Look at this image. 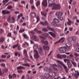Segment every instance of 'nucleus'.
Instances as JSON below:
<instances>
[{
  "mask_svg": "<svg viewBox=\"0 0 79 79\" xmlns=\"http://www.w3.org/2000/svg\"><path fill=\"white\" fill-rule=\"evenodd\" d=\"M11 19V17H9L8 19H7V21L9 22L10 21V19Z\"/></svg>",
  "mask_w": 79,
  "mask_h": 79,
  "instance_id": "58",
  "label": "nucleus"
},
{
  "mask_svg": "<svg viewBox=\"0 0 79 79\" xmlns=\"http://www.w3.org/2000/svg\"><path fill=\"white\" fill-rule=\"evenodd\" d=\"M37 33L38 34H42V32L41 31H38L37 32Z\"/></svg>",
  "mask_w": 79,
  "mask_h": 79,
  "instance_id": "52",
  "label": "nucleus"
},
{
  "mask_svg": "<svg viewBox=\"0 0 79 79\" xmlns=\"http://www.w3.org/2000/svg\"><path fill=\"white\" fill-rule=\"evenodd\" d=\"M52 25H53V26H56V27H57V26H58V25L54 22H52Z\"/></svg>",
  "mask_w": 79,
  "mask_h": 79,
  "instance_id": "23",
  "label": "nucleus"
},
{
  "mask_svg": "<svg viewBox=\"0 0 79 79\" xmlns=\"http://www.w3.org/2000/svg\"><path fill=\"white\" fill-rule=\"evenodd\" d=\"M34 40H35V41L36 42H37V41L39 40V38H37L35 39H34Z\"/></svg>",
  "mask_w": 79,
  "mask_h": 79,
  "instance_id": "55",
  "label": "nucleus"
},
{
  "mask_svg": "<svg viewBox=\"0 0 79 79\" xmlns=\"http://www.w3.org/2000/svg\"><path fill=\"white\" fill-rule=\"evenodd\" d=\"M57 57L58 58L61 59L62 58V55L58 54L57 55Z\"/></svg>",
  "mask_w": 79,
  "mask_h": 79,
  "instance_id": "28",
  "label": "nucleus"
},
{
  "mask_svg": "<svg viewBox=\"0 0 79 79\" xmlns=\"http://www.w3.org/2000/svg\"><path fill=\"white\" fill-rule=\"evenodd\" d=\"M5 60L3 59H0V63H2V62H4Z\"/></svg>",
  "mask_w": 79,
  "mask_h": 79,
  "instance_id": "51",
  "label": "nucleus"
},
{
  "mask_svg": "<svg viewBox=\"0 0 79 79\" xmlns=\"http://www.w3.org/2000/svg\"><path fill=\"white\" fill-rule=\"evenodd\" d=\"M40 23L41 24H42V25H43V26H44V22H40Z\"/></svg>",
  "mask_w": 79,
  "mask_h": 79,
  "instance_id": "63",
  "label": "nucleus"
},
{
  "mask_svg": "<svg viewBox=\"0 0 79 79\" xmlns=\"http://www.w3.org/2000/svg\"><path fill=\"white\" fill-rule=\"evenodd\" d=\"M1 58H6V56L2 54V56H1Z\"/></svg>",
  "mask_w": 79,
  "mask_h": 79,
  "instance_id": "45",
  "label": "nucleus"
},
{
  "mask_svg": "<svg viewBox=\"0 0 79 79\" xmlns=\"http://www.w3.org/2000/svg\"><path fill=\"white\" fill-rule=\"evenodd\" d=\"M19 26L17 25V27L16 28V30H17V31H18L19 30Z\"/></svg>",
  "mask_w": 79,
  "mask_h": 79,
  "instance_id": "56",
  "label": "nucleus"
},
{
  "mask_svg": "<svg viewBox=\"0 0 79 79\" xmlns=\"http://www.w3.org/2000/svg\"><path fill=\"white\" fill-rule=\"evenodd\" d=\"M74 55L75 56H76V57H77V56H79V54L76 52L74 53Z\"/></svg>",
  "mask_w": 79,
  "mask_h": 79,
  "instance_id": "35",
  "label": "nucleus"
},
{
  "mask_svg": "<svg viewBox=\"0 0 79 79\" xmlns=\"http://www.w3.org/2000/svg\"><path fill=\"white\" fill-rule=\"evenodd\" d=\"M66 45L67 47H71V44L70 43H67L66 44Z\"/></svg>",
  "mask_w": 79,
  "mask_h": 79,
  "instance_id": "22",
  "label": "nucleus"
},
{
  "mask_svg": "<svg viewBox=\"0 0 79 79\" xmlns=\"http://www.w3.org/2000/svg\"><path fill=\"white\" fill-rule=\"evenodd\" d=\"M44 24L47 26H48V25H49V23L48 22H44Z\"/></svg>",
  "mask_w": 79,
  "mask_h": 79,
  "instance_id": "49",
  "label": "nucleus"
},
{
  "mask_svg": "<svg viewBox=\"0 0 79 79\" xmlns=\"http://www.w3.org/2000/svg\"><path fill=\"white\" fill-rule=\"evenodd\" d=\"M33 48L34 49H37L38 48V47L37 46V45L36 44H35L33 45Z\"/></svg>",
  "mask_w": 79,
  "mask_h": 79,
  "instance_id": "30",
  "label": "nucleus"
},
{
  "mask_svg": "<svg viewBox=\"0 0 79 79\" xmlns=\"http://www.w3.org/2000/svg\"><path fill=\"white\" fill-rule=\"evenodd\" d=\"M16 69L18 70L24 69H25V68H24V67H23L20 66L17 67Z\"/></svg>",
  "mask_w": 79,
  "mask_h": 79,
  "instance_id": "16",
  "label": "nucleus"
},
{
  "mask_svg": "<svg viewBox=\"0 0 79 79\" xmlns=\"http://www.w3.org/2000/svg\"><path fill=\"white\" fill-rule=\"evenodd\" d=\"M42 31L44 32H47V31H48V29L46 28H44L42 29Z\"/></svg>",
  "mask_w": 79,
  "mask_h": 79,
  "instance_id": "43",
  "label": "nucleus"
},
{
  "mask_svg": "<svg viewBox=\"0 0 79 79\" xmlns=\"http://www.w3.org/2000/svg\"><path fill=\"white\" fill-rule=\"evenodd\" d=\"M7 8L8 10H10L12 8V6L11 5H9L8 6Z\"/></svg>",
  "mask_w": 79,
  "mask_h": 79,
  "instance_id": "39",
  "label": "nucleus"
},
{
  "mask_svg": "<svg viewBox=\"0 0 79 79\" xmlns=\"http://www.w3.org/2000/svg\"><path fill=\"white\" fill-rule=\"evenodd\" d=\"M41 42L43 44L46 45H48V42L47 41H44V40H42L41 41Z\"/></svg>",
  "mask_w": 79,
  "mask_h": 79,
  "instance_id": "9",
  "label": "nucleus"
},
{
  "mask_svg": "<svg viewBox=\"0 0 79 79\" xmlns=\"http://www.w3.org/2000/svg\"><path fill=\"white\" fill-rule=\"evenodd\" d=\"M4 73H3V72L2 73V70L1 69H0V76H1V75H2V74H3Z\"/></svg>",
  "mask_w": 79,
  "mask_h": 79,
  "instance_id": "48",
  "label": "nucleus"
},
{
  "mask_svg": "<svg viewBox=\"0 0 79 79\" xmlns=\"http://www.w3.org/2000/svg\"><path fill=\"white\" fill-rule=\"evenodd\" d=\"M15 14H19V12L18 11H15L14 12Z\"/></svg>",
  "mask_w": 79,
  "mask_h": 79,
  "instance_id": "57",
  "label": "nucleus"
},
{
  "mask_svg": "<svg viewBox=\"0 0 79 79\" xmlns=\"http://www.w3.org/2000/svg\"><path fill=\"white\" fill-rule=\"evenodd\" d=\"M55 14L56 16H62L63 15V13L60 12H56Z\"/></svg>",
  "mask_w": 79,
  "mask_h": 79,
  "instance_id": "10",
  "label": "nucleus"
},
{
  "mask_svg": "<svg viewBox=\"0 0 79 79\" xmlns=\"http://www.w3.org/2000/svg\"><path fill=\"white\" fill-rule=\"evenodd\" d=\"M41 13L42 14V15H43L44 16H45L47 15V13L46 12H44L43 11H41Z\"/></svg>",
  "mask_w": 79,
  "mask_h": 79,
  "instance_id": "27",
  "label": "nucleus"
},
{
  "mask_svg": "<svg viewBox=\"0 0 79 79\" xmlns=\"http://www.w3.org/2000/svg\"><path fill=\"white\" fill-rule=\"evenodd\" d=\"M44 76V78H45L46 79H48V78L50 77V74L48 73L45 74Z\"/></svg>",
  "mask_w": 79,
  "mask_h": 79,
  "instance_id": "14",
  "label": "nucleus"
},
{
  "mask_svg": "<svg viewBox=\"0 0 79 79\" xmlns=\"http://www.w3.org/2000/svg\"><path fill=\"white\" fill-rule=\"evenodd\" d=\"M47 28L50 31H53V29L50 27V26H49L47 27Z\"/></svg>",
  "mask_w": 79,
  "mask_h": 79,
  "instance_id": "25",
  "label": "nucleus"
},
{
  "mask_svg": "<svg viewBox=\"0 0 79 79\" xmlns=\"http://www.w3.org/2000/svg\"><path fill=\"white\" fill-rule=\"evenodd\" d=\"M67 65L69 68L70 69L72 67V64L70 62H67Z\"/></svg>",
  "mask_w": 79,
  "mask_h": 79,
  "instance_id": "13",
  "label": "nucleus"
},
{
  "mask_svg": "<svg viewBox=\"0 0 79 79\" xmlns=\"http://www.w3.org/2000/svg\"><path fill=\"white\" fill-rule=\"evenodd\" d=\"M52 76H56V73L55 72H52Z\"/></svg>",
  "mask_w": 79,
  "mask_h": 79,
  "instance_id": "40",
  "label": "nucleus"
},
{
  "mask_svg": "<svg viewBox=\"0 0 79 79\" xmlns=\"http://www.w3.org/2000/svg\"><path fill=\"white\" fill-rule=\"evenodd\" d=\"M51 66H52L53 68H54V66H56V67H57L58 66L57 65H56V64H51Z\"/></svg>",
  "mask_w": 79,
  "mask_h": 79,
  "instance_id": "46",
  "label": "nucleus"
},
{
  "mask_svg": "<svg viewBox=\"0 0 79 79\" xmlns=\"http://www.w3.org/2000/svg\"><path fill=\"white\" fill-rule=\"evenodd\" d=\"M18 50H21V46H19L18 47Z\"/></svg>",
  "mask_w": 79,
  "mask_h": 79,
  "instance_id": "54",
  "label": "nucleus"
},
{
  "mask_svg": "<svg viewBox=\"0 0 79 79\" xmlns=\"http://www.w3.org/2000/svg\"><path fill=\"white\" fill-rule=\"evenodd\" d=\"M64 37H62L58 41H57V42H56L55 43V44H58V43H60V42H61V40H62V41L61 42V43H63V42H64Z\"/></svg>",
  "mask_w": 79,
  "mask_h": 79,
  "instance_id": "4",
  "label": "nucleus"
},
{
  "mask_svg": "<svg viewBox=\"0 0 79 79\" xmlns=\"http://www.w3.org/2000/svg\"><path fill=\"white\" fill-rule=\"evenodd\" d=\"M11 34L10 33H9L7 35L8 37H11Z\"/></svg>",
  "mask_w": 79,
  "mask_h": 79,
  "instance_id": "60",
  "label": "nucleus"
},
{
  "mask_svg": "<svg viewBox=\"0 0 79 79\" xmlns=\"http://www.w3.org/2000/svg\"><path fill=\"white\" fill-rule=\"evenodd\" d=\"M9 79H12V75H9L8 76Z\"/></svg>",
  "mask_w": 79,
  "mask_h": 79,
  "instance_id": "53",
  "label": "nucleus"
},
{
  "mask_svg": "<svg viewBox=\"0 0 79 79\" xmlns=\"http://www.w3.org/2000/svg\"><path fill=\"white\" fill-rule=\"evenodd\" d=\"M57 63H59V64H60L62 65V66L63 67L65 65L64 64H63L62 61H61L60 60H57Z\"/></svg>",
  "mask_w": 79,
  "mask_h": 79,
  "instance_id": "12",
  "label": "nucleus"
},
{
  "mask_svg": "<svg viewBox=\"0 0 79 79\" xmlns=\"http://www.w3.org/2000/svg\"><path fill=\"white\" fill-rule=\"evenodd\" d=\"M43 49L44 50H48L50 49V48H49V46H48L44 45L43 46Z\"/></svg>",
  "mask_w": 79,
  "mask_h": 79,
  "instance_id": "8",
  "label": "nucleus"
},
{
  "mask_svg": "<svg viewBox=\"0 0 79 79\" xmlns=\"http://www.w3.org/2000/svg\"><path fill=\"white\" fill-rule=\"evenodd\" d=\"M55 0H48V3H49V6H52V10H56L60 9V5L55 4Z\"/></svg>",
  "mask_w": 79,
  "mask_h": 79,
  "instance_id": "1",
  "label": "nucleus"
},
{
  "mask_svg": "<svg viewBox=\"0 0 79 79\" xmlns=\"http://www.w3.org/2000/svg\"><path fill=\"white\" fill-rule=\"evenodd\" d=\"M9 1V0H4L3 1V3H6L8 2Z\"/></svg>",
  "mask_w": 79,
  "mask_h": 79,
  "instance_id": "42",
  "label": "nucleus"
},
{
  "mask_svg": "<svg viewBox=\"0 0 79 79\" xmlns=\"http://www.w3.org/2000/svg\"><path fill=\"white\" fill-rule=\"evenodd\" d=\"M39 5H40V1H37V2L36 3V6H37Z\"/></svg>",
  "mask_w": 79,
  "mask_h": 79,
  "instance_id": "33",
  "label": "nucleus"
},
{
  "mask_svg": "<svg viewBox=\"0 0 79 79\" xmlns=\"http://www.w3.org/2000/svg\"><path fill=\"white\" fill-rule=\"evenodd\" d=\"M73 57V56L72 54H70L68 58H69V60L70 61H71L72 58Z\"/></svg>",
  "mask_w": 79,
  "mask_h": 79,
  "instance_id": "21",
  "label": "nucleus"
},
{
  "mask_svg": "<svg viewBox=\"0 0 79 79\" xmlns=\"http://www.w3.org/2000/svg\"><path fill=\"white\" fill-rule=\"evenodd\" d=\"M24 30H21L19 31V32H20V33H22L23 32H24Z\"/></svg>",
  "mask_w": 79,
  "mask_h": 79,
  "instance_id": "50",
  "label": "nucleus"
},
{
  "mask_svg": "<svg viewBox=\"0 0 79 79\" xmlns=\"http://www.w3.org/2000/svg\"><path fill=\"white\" fill-rule=\"evenodd\" d=\"M63 67L64 68V69H65L66 73H68V71H69V69L67 68V67L65 65H64Z\"/></svg>",
  "mask_w": 79,
  "mask_h": 79,
  "instance_id": "15",
  "label": "nucleus"
},
{
  "mask_svg": "<svg viewBox=\"0 0 79 79\" xmlns=\"http://www.w3.org/2000/svg\"><path fill=\"white\" fill-rule=\"evenodd\" d=\"M74 76L75 77H76V78H77V79L78 78V77H79V76H78V75L77 73H75Z\"/></svg>",
  "mask_w": 79,
  "mask_h": 79,
  "instance_id": "37",
  "label": "nucleus"
},
{
  "mask_svg": "<svg viewBox=\"0 0 79 79\" xmlns=\"http://www.w3.org/2000/svg\"><path fill=\"white\" fill-rule=\"evenodd\" d=\"M2 12L3 15H5L6 14H10V12L8 10H3L2 11Z\"/></svg>",
  "mask_w": 79,
  "mask_h": 79,
  "instance_id": "7",
  "label": "nucleus"
},
{
  "mask_svg": "<svg viewBox=\"0 0 79 79\" xmlns=\"http://www.w3.org/2000/svg\"><path fill=\"white\" fill-rule=\"evenodd\" d=\"M2 74H4L5 73H7L8 72V69L5 68L2 70Z\"/></svg>",
  "mask_w": 79,
  "mask_h": 79,
  "instance_id": "18",
  "label": "nucleus"
},
{
  "mask_svg": "<svg viewBox=\"0 0 79 79\" xmlns=\"http://www.w3.org/2000/svg\"><path fill=\"white\" fill-rule=\"evenodd\" d=\"M19 44H17L14 46H13L12 48H16V47H18V45Z\"/></svg>",
  "mask_w": 79,
  "mask_h": 79,
  "instance_id": "34",
  "label": "nucleus"
},
{
  "mask_svg": "<svg viewBox=\"0 0 79 79\" xmlns=\"http://www.w3.org/2000/svg\"><path fill=\"white\" fill-rule=\"evenodd\" d=\"M62 58H66L67 57V56L66 55H62Z\"/></svg>",
  "mask_w": 79,
  "mask_h": 79,
  "instance_id": "44",
  "label": "nucleus"
},
{
  "mask_svg": "<svg viewBox=\"0 0 79 79\" xmlns=\"http://www.w3.org/2000/svg\"><path fill=\"white\" fill-rule=\"evenodd\" d=\"M30 15L32 18H35V14L34 12H31L30 14Z\"/></svg>",
  "mask_w": 79,
  "mask_h": 79,
  "instance_id": "11",
  "label": "nucleus"
},
{
  "mask_svg": "<svg viewBox=\"0 0 79 79\" xmlns=\"http://www.w3.org/2000/svg\"><path fill=\"white\" fill-rule=\"evenodd\" d=\"M48 68L47 67H45L44 69L45 71H48Z\"/></svg>",
  "mask_w": 79,
  "mask_h": 79,
  "instance_id": "41",
  "label": "nucleus"
},
{
  "mask_svg": "<svg viewBox=\"0 0 79 79\" xmlns=\"http://www.w3.org/2000/svg\"><path fill=\"white\" fill-rule=\"evenodd\" d=\"M5 41V38H3V37H1L0 38V42L2 43Z\"/></svg>",
  "mask_w": 79,
  "mask_h": 79,
  "instance_id": "20",
  "label": "nucleus"
},
{
  "mask_svg": "<svg viewBox=\"0 0 79 79\" xmlns=\"http://www.w3.org/2000/svg\"><path fill=\"white\" fill-rule=\"evenodd\" d=\"M31 8L32 9H33V10L35 9V7L34 6H31Z\"/></svg>",
  "mask_w": 79,
  "mask_h": 79,
  "instance_id": "64",
  "label": "nucleus"
},
{
  "mask_svg": "<svg viewBox=\"0 0 79 79\" xmlns=\"http://www.w3.org/2000/svg\"><path fill=\"white\" fill-rule=\"evenodd\" d=\"M42 5L44 6H47V0H43L42 2Z\"/></svg>",
  "mask_w": 79,
  "mask_h": 79,
  "instance_id": "5",
  "label": "nucleus"
},
{
  "mask_svg": "<svg viewBox=\"0 0 79 79\" xmlns=\"http://www.w3.org/2000/svg\"><path fill=\"white\" fill-rule=\"evenodd\" d=\"M15 18L13 17H12L11 18V22L12 23H15Z\"/></svg>",
  "mask_w": 79,
  "mask_h": 79,
  "instance_id": "36",
  "label": "nucleus"
},
{
  "mask_svg": "<svg viewBox=\"0 0 79 79\" xmlns=\"http://www.w3.org/2000/svg\"><path fill=\"white\" fill-rule=\"evenodd\" d=\"M34 55L33 56L35 59H37L39 57H40V56L39 54V52L37 50L34 49Z\"/></svg>",
  "mask_w": 79,
  "mask_h": 79,
  "instance_id": "2",
  "label": "nucleus"
},
{
  "mask_svg": "<svg viewBox=\"0 0 79 79\" xmlns=\"http://www.w3.org/2000/svg\"><path fill=\"white\" fill-rule=\"evenodd\" d=\"M39 53L41 56H44V53L42 51V48H40L39 50Z\"/></svg>",
  "mask_w": 79,
  "mask_h": 79,
  "instance_id": "6",
  "label": "nucleus"
},
{
  "mask_svg": "<svg viewBox=\"0 0 79 79\" xmlns=\"http://www.w3.org/2000/svg\"><path fill=\"white\" fill-rule=\"evenodd\" d=\"M58 19L60 21H63V18L62 17H58Z\"/></svg>",
  "mask_w": 79,
  "mask_h": 79,
  "instance_id": "31",
  "label": "nucleus"
},
{
  "mask_svg": "<svg viewBox=\"0 0 79 79\" xmlns=\"http://www.w3.org/2000/svg\"><path fill=\"white\" fill-rule=\"evenodd\" d=\"M12 77L14 78H15V77H16V75L15 74H14L12 75Z\"/></svg>",
  "mask_w": 79,
  "mask_h": 79,
  "instance_id": "59",
  "label": "nucleus"
},
{
  "mask_svg": "<svg viewBox=\"0 0 79 79\" xmlns=\"http://www.w3.org/2000/svg\"><path fill=\"white\" fill-rule=\"evenodd\" d=\"M76 51L77 52H79V48H76Z\"/></svg>",
  "mask_w": 79,
  "mask_h": 79,
  "instance_id": "62",
  "label": "nucleus"
},
{
  "mask_svg": "<svg viewBox=\"0 0 79 79\" xmlns=\"http://www.w3.org/2000/svg\"><path fill=\"white\" fill-rule=\"evenodd\" d=\"M34 31H35V32H37L38 30H37V29L35 28V29H34Z\"/></svg>",
  "mask_w": 79,
  "mask_h": 79,
  "instance_id": "61",
  "label": "nucleus"
},
{
  "mask_svg": "<svg viewBox=\"0 0 79 79\" xmlns=\"http://www.w3.org/2000/svg\"><path fill=\"white\" fill-rule=\"evenodd\" d=\"M71 63L73 64V65L75 67H76L77 66V64L76 62H74L73 61H71Z\"/></svg>",
  "mask_w": 79,
  "mask_h": 79,
  "instance_id": "24",
  "label": "nucleus"
},
{
  "mask_svg": "<svg viewBox=\"0 0 79 79\" xmlns=\"http://www.w3.org/2000/svg\"><path fill=\"white\" fill-rule=\"evenodd\" d=\"M48 33L49 34H50V35H51L53 37H56V35H55V34L54 33L51 32H48Z\"/></svg>",
  "mask_w": 79,
  "mask_h": 79,
  "instance_id": "17",
  "label": "nucleus"
},
{
  "mask_svg": "<svg viewBox=\"0 0 79 79\" xmlns=\"http://www.w3.org/2000/svg\"><path fill=\"white\" fill-rule=\"evenodd\" d=\"M42 35L45 36V37H48V34L46 33H43L42 34Z\"/></svg>",
  "mask_w": 79,
  "mask_h": 79,
  "instance_id": "32",
  "label": "nucleus"
},
{
  "mask_svg": "<svg viewBox=\"0 0 79 79\" xmlns=\"http://www.w3.org/2000/svg\"><path fill=\"white\" fill-rule=\"evenodd\" d=\"M76 37L75 36H73L72 37V40L73 42H76Z\"/></svg>",
  "mask_w": 79,
  "mask_h": 79,
  "instance_id": "29",
  "label": "nucleus"
},
{
  "mask_svg": "<svg viewBox=\"0 0 79 79\" xmlns=\"http://www.w3.org/2000/svg\"><path fill=\"white\" fill-rule=\"evenodd\" d=\"M54 23H60V21L57 19L56 18H54L53 19Z\"/></svg>",
  "mask_w": 79,
  "mask_h": 79,
  "instance_id": "19",
  "label": "nucleus"
},
{
  "mask_svg": "<svg viewBox=\"0 0 79 79\" xmlns=\"http://www.w3.org/2000/svg\"><path fill=\"white\" fill-rule=\"evenodd\" d=\"M23 54L25 55L26 56H27V51L26 49H24L23 50Z\"/></svg>",
  "mask_w": 79,
  "mask_h": 79,
  "instance_id": "26",
  "label": "nucleus"
},
{
  "mask_svg": "<svg viewBox=\"0 0 79 79\" xmlns=\"http://www.w3.org/2000/svg\"><path fill=\"white\" fill-rule=\"evenodd\" d=\"M1 67H4L5 66V64L4 63H2L0 64Z\"/></svg>",
  "mask_w": 79,
  "mask_h": 79,
  "instance_id": "38",
  "label": "nucleus"
},
{
  "mask_svg": "<svg viewBox=\"0 0 79 79\" xmlns=\"http://www.w3.org/2000/svg\"><path fill=\"white\" fill-rule=\"evenodd\" d=\"M23 36L25 39H27V36L26 34H24L23 35Z\"/></svg>",
  "mask_w": 79,
  "mask_h": 79,
  "instance_id": "47",
  "label": "nucleus"
},
{
  "mask_svg": "<svg viewBox=\"0 0 79 79\" xmlns=\"http://www.w3.org/2000/svg\"><path fill=\"white\" fill-rule=\"evenodd\" d=\"M65 49L66 47H65V46L64 47H61L59 48V51L60 53H65V51H64V50Z\"/></svg>",
  "mask_w": 79,
  "mask_h": 79,
  "instance_id": "3",
  "label": "nucleus"
}]
</instances>
